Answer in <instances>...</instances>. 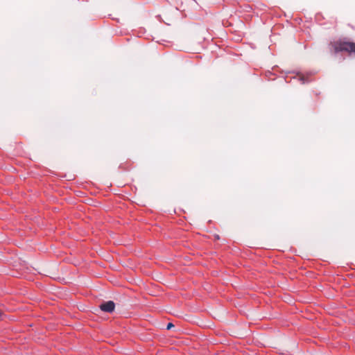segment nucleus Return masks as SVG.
Returning a JSON list of instances; mask_svg holds the SVG:
<instances>
[{
  "label": "nucleus",
  "instance_id": "nucleus-4",
  "mask_svg": "<svg viewBox=\"0 0 355 355\" xmlns=\"http://www.w3.org/2000/svg\"><path fill=\"white\" fill-rule=\"evenodd\" d=\"M2 315H3V312L1 311H0V320L1 319Z\"/></svg>",
  "mask_w": 355,
  "mask_h": 355
},
{
  "label": "nucleus",
  "instance_id": "nucleus-1",
  "mask_svg": "<svg viewBox=\"0 0 355 355\" xmlns=\"http://www.w3.org/2000/svg\"><path fill=\"white\" fill-rule=\"evenodd\" d=\"M333 51L334 53H338L340 51H346L349 53H355V43L347 41H336L330 44Z\"/></svg>",
  "mask_w": 355,
  "mask_h": 355
},
{
  "label": "nucleus",
  "instance_id": "nucleus-3",
  "mask_svg": "<svg viewBox=\"0 0 355 355\" xmlns=\"http://www.w3.org/2000/svg\"><path fill=\"white\" fill-rule=\"evenodd\" d=\"M173 327H174V325H173L172 323H171V322H170V323H168V324H167L166 329H171Z\"/></svg>",
  "mask_w": 355,
  "mask_h": 355
},
{
  "label": "nucleus",
  "instance_id": "nucleus-2",
  "mask_svg": "<svg viewBox=\"0 0 355 355\" xmlns=\"http://www.w3.org/2000/svg\"><path fill=\"white\" fill-rule=\"evenodd\" d=\"M115 308V304L113 301H107L102 303L100 305V309L104 311L107 313H112Z\"/></svg>",
  "mask_w": 355,
  "mask_h": 355
}]
</instances>
